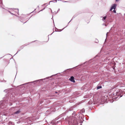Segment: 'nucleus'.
<instances>
[{"instance_id": "obj_1", "label": "nucleus", "mask_w": 125, "mask_h": 125, "mask_svg": "<svg viewBox=\"0 0 125 125\" xmlns=\"http://www.w3.org/2000/svg\"><path fill=\"white\" fill-rule=\"evenodd\" d=\"M69 79L72 82H73L74 83L75 82V81L74 80V78L73 76H71V77Z\"/></svg>"}, {"instance_id": "obj_2", "label": "nucleus", "mask_w": 125, "mask_h": 125, "mask_svg": "<svg viewBox=\"0 0 125 125\" xmlns=\"http://www.w3.org/2000/svg\"><path fill=\"white\" fill-rule=\"evenodd\" d=\"M116 5L115 4H114L111 7V8L110 10H113V9H115L116 8Z\"/></svg>"}, {"instance_id": "obj_3", "label": "nucleus", "mask_w": 125, "mask_h": 125, "mask_svg": "<svg viewBox=\"0 0 125 125\" xmlns=\"http://www.w3.org/2000/svg\"><path fill=\"white\" fill-rule=\"evenodd\" d=\"M21 112L20 110H19L18 111L15 112L14 113L15 114H19Z\"/></svg>"}, {"instance_id": "obj_4", "label": "nucleus", "mask_w": 125, "mask_h": 125, "mask_svg": "<svg viewBox=\"0 0 125 125\" xmlns=\"http://www.w3.org/2000/svg\"><path fill=\"white\" fill-rule=\"evenodd\" d=\"M102 88V86H98L97 87V89L101 88Z\"/></svg>"}, {"instance_id": "obj_5", "label": "nucleus", "mask_w": 125, "mask_h": 125, "mask_svg": "<svg viewBox=\"0 0 125 125\" xmlns=\"http://www.w3.org/2000/svg\"><path fill=\"white\" fill-rule=\"evenodd\" d=\"M106 16H104V17L103 18V19H102V20L103 21L104 20H105V19H106Z\"/></svg>"}, {"instance_id": "obj_6", "label": "nucleus", "mask_w": 125, "mask_h": 125, "mask_svg": "<svg viewBox=\"0 0 125 125\" xmlns=\"http://www.w3.org/2000/svg\"><path fill=\"white\" fill-rule=\"evenodd\" d=\"M113 11H114V12L115 13H116V11H115V10H114Z\"/></svg>"}, {"instance_id": "obj_7", "label": "nucleus", "mask_w": 125, "mask_h": 125, "mask_svg": "<svg viewBox=\"0 0 125 125\" xmlns=\"http://www.w3.org/2000/svg\"><path fill=\"white\" fill-rule=\"evenodd\" d=\"M119 0H116V1H118Z\"/></svg>"}, {"instance_id": "obj_8", "label": "nucleus", "mask_w": 125, "mask_h": 125, "mask_svg": "<svg viewBox=\"0 0 125 125\" xmlns=\"http://www.w3.org/2000/svg\"><path fill=\"white\" fill-rule=\"evenodd\" d=\"M52 2V1H51L50 2Z\"/></svg>"}, {"instance_id": "obj_9", "label": "nucleus", "mask_w": 125, "mask_h": 125, "mask_svg": "<svg viewBox=\"0 0 125 125\" xmlns=\"http://www.w3.org/2000/svg\"><path fill=\"white\" fill-rule=\"evenodd\" d=\"M82 125L81 124V125Z\"/></svg>"}]
</instances>
